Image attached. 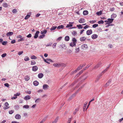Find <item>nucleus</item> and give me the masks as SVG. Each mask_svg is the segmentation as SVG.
Returning a JSON list of instances; mask_svg holds the SVG:
<instances>
[{
	"mask_svg": "<svg viewBox=\"0 0 123 123\" xmlns=\"http://www.w3.org/2000/svg\"><path fill=\"white\" fill-rule=\"evenodd\" d=\"M53 66L55 67H59L61 66L65 67L66 66L65 64L62 63H56L53 64Z\"/></svg>",
	"mask_w": 123,
	"mask_h": 123,
	"instance_id": "f257e3e1",
	"label": "nucleus"
},
{
	"mask_svg": "<svg viewBox=\"0 0 123 123\" xmlns=\"http://www.w3.org/2000/svg\"><path fill=\"white\" fill-rule=\"evenodd\" d=\"M101 62H99L98 64L96 65L93 68V69H96L99 67L101 65Z\"/></svg>",
	"mask_w": 123,
	"mask_h": 123,
	"instance_id": "f03ea898",
	"label": "nucleus"
},
{
	"mask_svg": "<svg viewBox=\"0 0 123 123\" xmlns=\"http://www.w3.org/2000/svg\"><path fill=\"white\" fill-rule=\"evenodd\" d=\"M87 45L86 44H84L82 45L81 48L82 49L84 50H85L88 48Z\"/></svg>",
	"mask_w": 123,
	"mask_h": 123,
	"instance_id": "7ed1b4c3",
	"label": "nucleus"
},
{
	"mask_svg": "<svg viewBox=\"0 0 123 123\" xmlns=\"http://www.w3.org/2000/svg\"><path fill=\"white\" fill-rule=\"evenodd\" d=\"M5 107H4L3 109H4L6 110L9 108V104L7 102H6L5 103Z\"/></svg>",
	"mask_w": 123,
	"mask_h": 123,
	"instance_id": "20e7f679",
	"label": "nucleus"
},
{
	"mask_svg": "<svg viewBox=\"0 0 123 123\" xmlns=\"http://www.w3.org/2000/svg\"><path fill=\"white\" fill-rule=\"evenodd\" d=\"M40 32L39 31H37L34 36V38H37L38 37V34Z\"/></svg>",
	"mask_w": 123,
	"mask_h": 123,
	"instance_id": "39448f33",
	"label": "nucleus"
},
{
	"mask_svg": "<svg viewBox=\"0 0 123 123\" xmlns=\"http://www.w3.org/2000/svg\"><path fill=\"white\" fill-rule=\"evenodd\" d=\"M38 69V68L36 66H34L32 67V70L33 71H36Z\"/></svg>",
	"mask_w": 123,
	"mask_h": 123,
	"instance_id": "423d86ee",
	"label": "nucleus"
},
{
	"mask_svg": "<svg viewBox=\"0 0 123 123\" xmlns=\"http://www.w3.org/2000/svg\"><path fill=\"white\" fill-rule=\"evenodd\" d=\"M92 30L90 29L87 31L86 32V33L87 35H89L92 34Z\"/></svg>",
	"mask_w": 123,
	"mask_h": 123,
	"instance_id": "0eeeda50",
	"label": "nucleus"
},
{
	"mask_svg": "<svg viewBox=\"0 0 123 123\" xmlns=\"http://www.w3.org/2000/svg\"><path fill=\"white\" fill-rule=\"evenodd\" d=\"M85 66V64L81 65L77 68V70H79Z\"/></svg>",
	"mask_w": 123,
	"mask_h": 123,
	"instance_id": "6e6552de",
	"label": "nucleus"
},
{
	"mask_svg": "<svg viewBox=\"0 0 123 123\" xmlns=\"http://www.w3.org/2000/svg\"><path fill=\"white\" fill-rule=\"evenodd\" d=\"M79 22L80 23H83L85 22V20L84 19L81 18L79 20Z\"/></svg>",
	"mask_w": 123,
	"mask_h": 123,
	"instance_id": "1a4fd4ad",
	"label": "nucleus"
},
{
	"mask_svg": "<svg viewBox=\"0 0 123 123\" xmlns=\"http://www.w3.org/2000/svg\"><path fill=\"white\" fill-rule=\"evenodd\" d=\"M98 36L96 34H94L92 36V38L93 39H95L98 37Z\"/></svg>",
	"mask_w": 123,
	"mask_h": 123,
	"instance_id": "9d476101",
	"label": "nucleus"
},
{
	"mask_svg": "<svg viewBox=\"0 0 123 123\" xmlns=\"http://www.w3.org/2000/svg\"><path fill=\"white\" fill-rule=\"evenodd\" d=\"M86 39V38L85 37H81L80 38V40L81 42L85 41Z\"/></svg>",
	"mask_w": 123,
	"mask_h": 123,
	"instance_id": "9b49d317",
	"label": "nucleus"
},
{
	"mask_svg": "<svg viewBox=\"0 0 123 123\" xmlns=\"http://www.w3.org/2000/svg\"><path fill=\"white\" fill-rule=\"evenodd\" d=\"M31 97L29 95H27L24 98V99L26 100H29L31 98Z\"/></svg>",
	"mask_w": 123,
	"mask_h": 123,
	"instance_id": "f8f14e48",
	"label": "nucleus"
},
{
	"mask_svg": "<svg viewBox=\"0 0 123 123\" xmlns=\"http://www.w3.org/2000/svg\"><path fill=\"white\" fill-rule=\"evenodd\" d=\"M111 81V80H108V81L107 82L106 84L105 85V87H107L108 85H109L110 84V83Z\"/></svg>",
	"mask_w": 123,
	"mask_h": 123,
	"instance_id": "ddd939ff",
	"label": "nucleus"
},
{
	"mask_svg": "<svg viewBox=\"0 0 123 123\" xmlns=\"http://www.w3.org/2000/svg\"><path fill=\"white\" fill-rule=\"evenodd\" d=\"M49 87V86L47 85L44 84L43 86V88L44 90H46Z\"/></svg>",
	"mask_w": 123,
	"mask_h": 123,
	"instance_id": "4468645a",
	"label": "nucleus"
},
{
	"mask_svg": "<svg viewBox=\"0 0 123 123\" xmlns=\"http://www.w3.org/2000/svg\"><path fill=\"white\" fill-rule=\"evenodd\" d=\"M47 31V30H44L43 31H41V34L43 35H44L45 34Z\"/></svg>",
	"mask_w": 123,
	"mask_h": 123,
	"instance_id": "2eb2a0df",
	"label": "nucleus"
},
{
	"mask_svg": "<svg viewBox=\"0 0 123 123\" xmlns=\"http://www.w3.org/2000/svg\"><path fill=\"white\" fill-rule=\"evenodd\" d=\"M107 20L108 22V23L110 24L111 23L113 22L114 19L112 18H109Z\"/></svg>",
	"mask_w": 123,
	"mask_h": 123,
	"instance_id": "dca6fc26",
	"label": "nucleus"
},
{
	"mask_svg": "<svg viewBox=\"0 0 123 123\" xmlns=\"http://www.w3.org/2000/svg\"><path fill=\"white\" fill-rule=\"evenodd\" d=\"M13 34V33L12 32H8L6 34V35L7 36H11Z\"/></svg>",
	"mask_w": 123,
	"mask_h": 123,
	"instance_id": "f3484780",
	"label": "nucleus"
},
{
	"mask_svg": "<svg viewBox=\"0 0 123 123\" xmlns=\"http://www.w3.org/2000/svg\"><path fill=\"white\" fill-rule=\"evenodd\" d=\"M43 76V74L41 73H39L38 75V77L39 78H41Z\"/></svg>",
	"mask_w": 123,
	"mask_h": 123,
	"instance_id": "a211bd4d",
	"label": "nucleus"
},
{
	"mask_svg": "<svg viewBox=\"0 0 123 123\" xmlns=\"http://www.w3.org/2000/svg\"><path fill=\"white\" fill-rule=\"evenodd\" d=\"M73 23H74L73 22H72V23L69 22V24H68L66 26V27L68 28V27H72L73 26V25L72 24H70L71 23V24H73Z\"/></svg>",
	"mask_w": 123,
	"mask_h": 123,
	"instance_id": "6ab92c4d",
	"label": "nucleus"
},
{
	"mask_svg": "<svg viewBox=\"0 0 123 123\" xmlns=\"http://www.w3.org/2000/svg\"><path fill=\"white\" fill-rule=\"evenodd\" d=\"M39 84V82L37 81H35L33 82V85L36 86H37Z\"/></svg>",
	"mask_w": 123,
	"mask_h": 123,
	"instance_id": "aec40b11",
	"label": "nucleus"
},
{
	"mask_svg": "<svg viewBox=\"0 0 123 123\" xmlns=\"http://www.w3.org/2000/svg\"><path fill=\"white\" fill-rule=\"evenodd\" d=\"M15 118L17 119H19L21 117V116L19 114H17L15 117Z\"/></svg>",
	"mask_w": 123,
	"mask_h": 123,
	"instance_id": "412c9836",
	"label": "nucleus"
},
{
	"mask_svg": "<svg viewBox=\"0 0 123 123\" xmlns=\"http://www.w3.org/2000/svg\"><path fill=\"white\" fill-rule=\"evenodd\" d=\"M76 43L72 42V43H70V45L71 47H73L74 46H76Z\"/></svg>",
	"mask_w": 123,
	"mask_h": 123,
	"instance_id": "4be33fe9",
	"label": "nucleus"
},
{
	"mask_svg": "<svg viewBox=\"0 0 123 123\" xmlns=\"http://www.w3.org/2000/svg\"><path fill=\"white\" fill-rule=\"evenodd\" d=\"M79 110V108H76L75 109V111L73 112V114L74 115L76 114V112L78 111Z\"/></svg>",
	"mask_w": 123,
	"mask_h": 123,
	"instance_id": "5701e85b",
	"label": "nucleus"
},
{
	"mask_svg": "<svg viewBox=\"0 0 123 123\" xmlns=\"http://www.w3.org/2000/svg\"><path fill=\"white\" fill-rule=\"evenodd\" d=\"M59 117H57L55 118V119L54 120V121L52 123H56L58 121Z\"/></svg>",
	"mask_w": 123,
	"mask_h": 123,
	"instance_id": "b1692460",
	"label": "nucleus"
},
{
	"mask_svg": "<svg viewBox=\"0 0 123 123\" xmlns=\"http://www.w3.org/2000/svg\"><path fill=\"white\" fill-rule=\"evenodd\" d=\"M30 79V78L27 75L25 76V79L26 81H28Z\"/></svg>",
	"mask_w": 123,
	"mask_h": 123,
	"instance_id": "393cba45",
	"label": "nucleus"
},
{
	"mask_svg": "<svg viewBox=\"0 0 123 123\" xmlns=\"http://www.w3.org/2000/svg\"><path fill=\"white\" fill-rule=\"evenodd\" d=\"M57 26H52L51 27V28H50V30L51 31L55 30V29L57 28Z\"/></svg>",
	"mask_w": 123,
	"mask_h": 123,
	"instance_id": "a878e982",
	"label": "nucleus"
},
{
	"mask_svg": "<svg viewBox=\"0 0 123 123\" xmlns=\"http://www.w3.org/2000/svg\"><path fill=\"white\" fill-rule=\"evenodd\" d=\"M69 37L68 36H66L65 38V40L66 41H69Z\"/></svg>",
	"mask_w": 123,
	"mask_h": 123,
	"instance_id": "bb28decb",
	"label": "nucleus"
},
{
	"mask_svg": "<svg viewBox=\"0 0 123 123\" xmlns=\"http://www.w3.org/2000/svg\"><path fill=\"white\" fill-rule=\"evenodd\" d=\"M88 12L87 11L85 10L83 12V14L84 15H86L88 14Z\"/></svg>",
	"mask_w": 123,
	"mask_h": 123,
	"instance_id": "cd10ccee",
	"label": "nucleus"
},
{
	"mask_svg": "<svg viewBox=\"0 0 123 123\" xmlns=\"http://www.w3.org/2000/svg\"><path fill=\"white\" fill-rule=\"evenodd\" d=\"M64 26L62 25H61L60 26H58L57 27V28L58 29H63L64 28Z\"/></svg>",
	"mask_w": 123,
	"mask_h": 123,
	"instance_id": "c85d7f7f",
	"label": "nucleus"
},
{
	"mask_svg": "<svg viewBox=\"0 0 123 123\" xmlns=\"http://www.w3.org/2000/svg\"><path fill=\"white\" fill-rule=\"evenodd\" d=\"M116 16L117 15L116 14L113 13L111 15V18L113 19L116 17Z\"/></svg>",
	"mask_w": 123,
	"mask_h": 123,
	"instance_id": "c756f323",
	"label": "nucleus"
},
{
	"mask_svg": "<svg viewBox=\"0 0 123 123\" xmlns=\"http://www.w3.org/2000/svg\"><path fill=\"white\" fill-rule=\"evenodd\" d=\"M102 13V12L101 11H100L98 12H97L96 13V14L98 16L101 15Z\"/></svg>",
	"mask_w": 123,
	"mask_h": 123,
	"instance_id": "7c9ffc66",
	"label": "nucleus"
},
{
	"mask_svg": "<svg viewBox=\"0 0 123 123\" xmlns=\"http://www.w3.org/2000/svg\"><path fill=\"white\" fill-rule=\"evenodd\" d=\"M73 42L76 43L77 42V40L74 37L72 39Z\"/></svg>",
	"mask_w": 123,
	"mask_h": 123,
	"instance_id": "2f4dec72",
	"label": "nucleus"
},
{
	"mask_svg": "<svg viewBox=\"0 0 123 123\" xmlns=\"http://www.w3.org/2000/svg\"><path fill=\"white\" fill-rule=\"evenodd\" d=\"M3 6L4 7H7V4L6 2H4L3 3Z\"/></svg>",
	"mask_w": 123,
	"mask_h": 123,
	"instance_id": "473e14b6",
	"label": "nucleus"
},
{
	"mask_svg": "<svg viewBox=\"0 0 123 123\" xmlns=\"http://www.w3.org/2000/svg\"><path fill=\"white\" fill-rule=\"evenodd\" d=\"M76 26L78 27L79 29H82L83 28V27L81 25H77Z\"/></svg>",
	"mask_w": 123,
	"mask_h": 123,
	"instance_id": "72a5a7b5",
	"label": "nucleus"
},
{
	"mask_svg": "<svg viewBox=\"0 0 123 123\" xmlns=\"http://www.w3.org/2000/svg\"><path fill=\"white\" fill-rule=\"evenodd\" d=\"M25 61H28L30 59L28 56H26L24 59Z\"/></svg>",
	"mask_w": 123,
	"mask_h": 123,
	"instance_id": "f704fd0d",
	"label": "nucleus"
},
{
	"mask_svg": "<svg viewBox=\"0 0 123 123\" xmlns=\"http://www.w3.org/2000/svg\"><path fill=\"white\" fill-rule=\"evenodd\" d=\"M36 62L34 61H31V65H33L36 64Z\"/></svg>",
	"mask_w": 123,
	"mask_h": 123,
	"instance_id": "c9c22d12",
	"label": "nucleus"
},
{
	"mask_svg": "<svg viewBox=\"0 0 123 123\" xmlns=\"http://www.w3.org/2000/svg\"><path fill=\"white\" fill-rule=\"evenodd\" d=\"M24 40V37H22L20 39H18V42H20V41H22Z\"/></svg>",
	"mask_w": 123,
	"mask_h": 123,
	"instance_id": "e433bc0d",
	"label": "nucleus"
},
{
	"mask_svg": "<svg viewBox=\"0 0 123 123\" xmlns=\"http://www.w3.org/2000/svg\"><path fill=\"white\" fill-rule=\"evenodd\" d=\"M31 15H30L27 14L25 17V19H27L30 17Z\"/></svg>",
	"mask_w": 123,
	"mask_h": 123,
	"instance_id": "4c0bfd02",
	"label": "nucleus"
},
{
	"mask_svg": "<svg viewBox=\"0 0 123 123\" xmlns=\"http://www.w3.org/2000/svg\"><path fill=\"white\" fill-rule=\"evenodd\" d=\"M41 99L40 98H38L35 101V102L36 103H38L39 102H40L41 101Z\"/></svg>",
	"mask_w": 123,
	"mask_h": 123,
	"instance_id": "58836bf2",
	"label": "nucleus"
},
{
	"mask_svg": "<svg viewBox=\"0 0 123 123\" xmlns=\"http://www.w3.org/2000/svg\"><path fill=\"white\" fill-rule=\"evenodd\" d=\"M31 59H37V57L34 55L32 56L31 57Z\"/></svg>",
	"mask_w": 123,
	"mask_h": 123,
	"instance_id": "ea45409f",
	"label": "nucleus"
},
{
	"mask_svg": "<svg viewBox=\"0 0 123 123\" xmlns=\"http://www.w3.org/2000/svg\"><path fill=\"white\" fill-rule=\"evenodd\" d=\"M45 35H42L40 36L39 37V39H42L45 36Z\"/></svg>",
	"mask_w": 123,
	"mask_h": 123,
	"instance_id": "a19ab883",
	"label": "nucleus"
},
{
	"mask_svg": "<svg viewBox=\"0 0 123 123\" xmlns=\"http://www.w3.org/2000/svg\"><path fill=\"white\" fill-rule=\"evenodd\" d=\"M85 69H83V70H81V71H80L79 73V74H78V76H79V75H80V74H82V73H83V71H84V70H85Z\"/></svg>",
	"mask_w": 123,
	"mask_h": 123,
	"instance_id": "79ce46f5",
	"label": "nucleus"
},
{
	"mask_svg": "<svg viewBox=\"0 0 123 123\" xmlns=\"http://www.w3.org/2000/svg\"><path fill=\"white\" fill-rule=\"evenodd\" d=\"M98 23L99 24H103L104 23V22L103 20H101L98 21Z\"/></svg>",
	"mask_w": 123,
	"mask_h": 123,
	"instance_id": "37998d69",
	"label": "nucleus"
},
{
	"mask_svg": "<svg viewBox=\"0 0 123 123\" xmlns=\"http://www.w3.org/2000/svg\"><path fill=\"white\" fill-rule=\"evenodd\" d=\"M7 41H4L2 43V44L3 45H5L6 44H7Z\"/></svg>",
	"mask_w": 123,
	"mask_h": 123,
	"instance_id": "c03bdc74",
	"label": "nucleus"
},
{
	"mask_svg": "<svg viewBox=\"0 0 123 123\" xmlns=\"http://www.w3.org/2000/svg\"><path fill=\"white\" fill-rule=\"evenodd\" d=\"M29 107V106L28 105H25L23 106V108L26 109H28Z\"/></svg>",
	"mask_w": 123,
	"mask_h": 123,
	"instance_id": "a18cd8bd",
	"label": "nucleus"
},
{
	"mask_svg": "<svg viewBox=\"0 0 123 123\" xmlns=\"http://www.w3.org/2000/svg\"><path fill=\"white\" fill-rule=\"evenodd\" d=\"M98 24H94L92 25V27L93 28H95L98 26Z\"/></svg>",
	"mask_w": 123,
	"mask_h": 123,
	"instance_id": "49530a36",
	"label": "nucleus"
},
{
	"mask_svg": "<svg viewBox=\"0 0 123 123\" xmlns=\"http://www.w3.org/2000/svg\"><path fill=\"white\" fill-rule=\"evenodd\" d=\"M17 12V9H14L12 11V12L13 13H15L16 12Z\"/></svg>",
	"mask_w": 123,
	"mask_h": 123,
	"instance_id": "de8ad7c7",
	"label": "nucleus"
},
{
	"mask_svg": "<svg viewBox=\"0 0 123 123\" xmlns=\"http://www.w3.org/2000/svg\"><path fill=\"white\" fill-rule=\"evenodd\" d=\"M6 53H4V54H2L1 56V57H2V58H4L5 57V56H6Z\"/></svg>",
	"mask_w": 123,
	"mask_h": 123,
	"instance_id": "09e8293b",
	"label": "nucleus"
},
{
	"mask_svg": "<svg viewBox=\"0 0 123 123\" xmlns=\"http://www.w3.org/2000/svg\"><path fill=\"white\" fill-rule=\"evenodd\" d=\"M72 34L74 35H75L77 34V33L76 31H74L72 32Z\"/></svg>",
	"mask_w": 123,
	"mask_h": 123,
	"instance_id": "8fccbe9b",
	"label": "nucleus"
},
{
	"mask_svg": "<svg viewBox=\"0 0 123 123\" xmlns=\"http://www.w3.org/2000/svg\"><path fill=\"white\" fill-rule=\"evenodd\" d=\"M23 53V51H19L18 52V54L19 55H20L22 54Z\"/></svg>",
	"mask_w": 123,
	"mask_h": 123,
	"instance_id": "3c124183",
	"label": "nucleus"
},
{
	"mask_svg": "<svg viewBox=\"0 0 123 123\" xmlns=\"http://www.w3.org/2000/svg\"><path fill=\"white\" fill-rule=\"evenodd\" d=\"M20 93H17L16 94H15L14 95L16 97L17 96H18L20 95Z\"/></svg>",
	"mask_w": 123,
	"mask_h": 123,
	"instance_id": "603ef678",
	"label": "nucleus"
},
{
	"mask_svg": "<svg viewBox=\"0 0 123 123\" xmlns=\"http://www.w3.org/2000/svg\"><path fill=\"white\" fill-rule=\"evenodd\" d=\"M96 22V21L95 20H92L89 21V22L92 24H93Z\"/></svg>",
	"mask_w": 123,
	"mask_h": 123,
	"instance_id": "864d4df0",
	"label": "nucleus"
},
{
	"mask_svg": "<svg viewBox=\"0 0 123 123\" xmlns=\"http://www.w3.org/2000/svg\"><path fill=\"white\" fill-rule=\"evenodd\" d=\"M56 43H54L53 44L52 46L53 47V48H55V47L56 46Z\"/></svg>",
	"mask_w": 123,
	"mask_h": 123,
	"instance_id": "5fc2aeb1",
	"label": "nucleus"
},
{
	"mask_svg": "<svg viewBox=\"0 0 123 123\" xmlns=\"http://www.w3.org/2000/svg\"><path fill=\"white\" fill-rule=\"evenodd\" d=\"M89 27H90L88 25H87L85 26H84L83 27V28L84 29H86V28H88Z\"/></svg>",
	"mask_w": 123,
	"mask_h": 123,
	"instance_id": "6e6d98bb",
	"label": "nucleus"
},
{
	"mask_svg": "<svg viewBox=\"0 0 123 123\" xmlns=\"http://www.w3.org/2000/svg\"><path fill=\"white\" fill-rule=\"evenodd\" d=\"M76 52L77 53L80 51V49L79 48L75 49Z\"/></svg>",
	"mask_w": 123,
	"mask_h": 123,
	"instance_id": "4d7b16f0",
	"label": "nucleus"
},
{
	"mask_svg": "<svg viewBox=\"0 0 123 123\" xmlns=\"http://www.w3.org/2000/svg\"><path fill=\"white\" fill-rule=\"evenodd\" d=\"M108 67L107 68L105 69L102 72V73L104 74L106 72L107 70L108 69Z\"/></svg>",
	"mask_w": 123,
	"mask_h": 123,
	"instance_id": "13d9d810",
	"label": "nucleus"
},
{
	"mask_svg": "<svg viewBox=\"0 0 123 123\" xmlns=\"http://www.w3.org/2000/svg\"><path fill=\"white\" fill-rule=\"evenodd\" d=\"M4 85L5 86L8 87H9V85L7 83H6L4 84Z\"/></svg>",
	"mask_w": 123,
	"mask_h": 123,
	"instance_id": "bf43d9fd",
	"label": "nucleus"
},
{
	"mask_svg": "<svg viewBox=\"0 0 123 123\" xmlns=\"http://www.w3.org/2000/svg\"><path fill=\"white\" fill-rule=\"evenodd\" d=\"M13 112L14 111L13 110H11L9 111V114H11L13 113Z\"/></svg>",
	"mask_w": 123,
	"mask_h": 123,
	"instance_id": "052dcab7",
	"label": "nucleus"
},
{
	"mask_svg": "<svg viewBox=\"0 0 123 123\" xmlns=\"http://www.w3.org/2000/svg\"><path fill=\"white\" fill-rule=\"evenodd\" d=\"M43 60L45 62H46L48 64H50V63L48 62V61H47V60L46 59H43Z\"/></svg>",
	"mask_w": 123,
	"mask_h": 123,
	"instance_id": "680f3d73",
	"label": "nucleus"
},
{
	"mask_svg": "<svg viewBox=\"0 0 123 123\" xmlns=\"http://www.w3.org/2000/svg\"><path fill=\"white\" fill-rule=\"evenodd\" d=\"M71 121V118H69L68 120L67 123H70Z\"/></svg>",
	"mask_w": 123,
	"mask_h": 123,
	"instance_id": "e2e57ef3",
	"label": "nucleus"
},
{
	"mask_svg": "<svg viewBox=\"0 0 123 123\" xmlns=\"http://www.w3.org/2000/svg\"><path fill=\"white\" fill-rule=\"evenodd\" d=\"M31 34H29V35L26 36V37L28 38L31 37Z\"/></svg>",
	"mask_w": 123,
	"mask_h": 123,
	"instance_id": "0e129e2a",
	"label": "nucleus"
},
{
	"mask_svg": "<svg viewBox=\"0 0 123 123\" xmlns=\"http://www.w3.org/2000/svg\"><path fill=\"white\" fill-rule=\"evenodd\" d=\"M115 10V8L114 7L111 8L110 9V10L111 11H113Z\"/></svg>",
	"mask_w": 123,
	"mask_h": 123,
	"instance_id": "69168bd1",
	"label": "nucleus"
},
{
	"mask_svg": "<svg viewBox=\"0 0 123 123\" xmlns=\"http://www.w3.org/2000/svg\"><path fill=\"white\" fill-rule=\"evenodd\" d=\"M46 60L47 61L51 62H53L52 60L50 59H46Z\"/></svg>",
	"mask_w": 123,
	"mask_h": 123,
	"instance_id": "338daca9",
	"label": "nucleus"
},
{
	"mask_svg": "<svg viewBox=\"0 0 123 123\" xmlns=\"http://www.w3.org/2000/svg\"><path fill=\"white\" fill-rule=\"evenodd\" d=\"M87 104V103H86V104H85L84 105V107H83V108L84 110L86 108V106Z\"/></svg>",
	"mask_w": 123,
	"mask_h": 123,
	"instance_id": "774afa93",
	"label": "nucleus"
}]
</instances>
